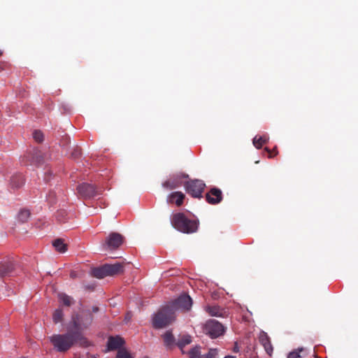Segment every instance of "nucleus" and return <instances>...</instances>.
<instances>
[{
  "mask_svg": "<svg viewBox=\"0 0 358 358\" xmlns=\"http://www.w3.org/2000/svg\"><path fill=\"white\" fill-rule=\"evenodd\" d=\"M206 200L212 205L220 203L222 200V192L221 189L217 187H213L206 194Z\"/></svg>",
  "mask_w": 358,
  "mask_h": 358,
  "instance_id": "f8f14e48",
  "label": "nucleus"
},
{
  "mask_svg": "<svg viewBox=\"0 0 358 358\" xmlns=\"http://www.w3.org/2000/svg\"><path fill=\"white\" fill-rule=\"evenodd\" d=\"M192 342V338L189 335H182L180 336V338H178L176 345L181 350L182 353H185L183 351V348Z\"/></svg>",
  "mask_w": 358,
  "mask_h": 358,
  "instance_id": "aec40b11",
  "label": "nucleus"
},
{
  "mask_svg": "<svg viewBox=\"0 0 358 358\" xmlns=\"http://www.w3.org/2000/svg\"><path fill=\"white\" fill-rule=\"evenodd\" d=\"M107 276H113L123 273L124 266L121 263H115L113 264H106Z\"/></svg>",
  "mask_w": 358,
  "mask_h": 358,
  "instance_id": "4468645a",
  "label": "nucleus"
},
{
  "mask_svg": "<svg viewBox=\"0 0 358 358\" xmlns=\"http://www.w3.org/2000/svg\"><path fill=\"white\" fill-rule=\"evenodd\" d=\"M124 236L117 232H111L106 238L103 247L110 250H117L124 242Z\"/></svg>",
  "mask_w": 358,
  "mask_h": 358,
  "instance_id": "6e6552de",
  "label": "nucleus"
},
{
  "mask_svg": "<svg viewBox=\"0 0 358 358\" xmlns=\"http://www.w3.org/2000/svg\"><path fill=\"white\" fill-rule=\"evenodd\" d=\"M165 346L168 348H172L176 345V341L171 331H166L162 336Z\"/></svg>",
  "mask_w": 358,
  "mask_h": 358,
  "instance_id": "6ab92c4d",
  "label": "nucleus"
},
{
  "mask_svg": "<svg viewBox=\"0 0 358 358\" xmlns=\"http://www.w3.org/2000/svg\"><path fill=\"white\" fill-rule=\"evenodd\" d=\"M52 245L55 250L60 253H64L67 250V245L64 243V240L62 238L55 240L52 242Z\"/></svg>",
  "mask_w": 358,
  "mask_h": 358,
  "instance_id": "4be33fe9",
  "label": "nucleus"
},
{
  "mask_svg": "<svg viewBox=\"0 0 358 358\" xmlns=\"http://www.w3.org/2000/svg\"><path fill=\"white\" fill-rule=\"evenodd\" d=\"M264 150L268 153V157L271 158L273 155H276L278 152L277 147H275L273 150H270L268 148H265Z\"/></svg>",
  "mask_w": 358,
  "mask_h": 358,
  "instance_id": "72a5a7b5",
  "label": "nucleus"
},
{
  "mask_svg": "<svg viewBox=\"0 0 358 358\" xmlns=\"http://www.w3.org/2000/svg\"><path fill=\"white\" fill-rule=\"evenodd\" d=\"M185 195L181 192H175L170 194L167 197V202L170 203H176V206H180L183 203Z\"/></svg>",
  "mask_w": 358,
  "mask_h": 358,
  "instance_id": "f3484780",
  "label": "nucleus"
},
{
  "mask_svg": "<svg viewBox=\"0 0 358 358\" xmlns=\"http://www.w3.org/2000/svg\"><path fill=\"white\" fill-rule=\"evenodd\" d=\"M145 358H148V357H145Z\"/></svg>",
  "mask_w": 358,
  "mask_h": 358,
  "instance_id": "37998d69",
  "label": "nucleus"
},
{
  "mask_svg": "<svg viewBox=\"0 0 358 358\" xmlns=\"http://www.w3.org/2000/svg\"><path fill=\"white\" fill-rule=\"evenodd\" d=\"M192 306V300L189 295L183 294L180 296L178 299L173 301L169 307L173 308L174 313L177 310H181L182 311H188L190 310Z\"/></svg>",
  "mask_w": 358,
  "mask_h": 358,
  "instance_id": "9d476101",
  "label": "nucleus"
},
{
  "mask_svg": "<svg viewBox=\"0 0 358 358\" xmlns=\"http://www.w3.org/2000/svg\"><path fill=\"white\" fill-rule=\"evenodd\" d=\"M268 141V138L266 136H255L253 139V144L256 148L260 149L262 145L266 143Z\"/></svg>",
  "mask_w": 358,
  "mask_h": 358,
  "instance_id": "393cba45",
  "label": "nucleus"
},
{
  "mask_svg": "<svg viewBox=\"0 0 358 358\" xmlns=\"http://www.w3.org/2000/svg\"><path fill=\"white\" fill-rule=\"evenodd\" d=\"M92 275L97 278H103L107 276L105 264L92 270Z\"/></svg>",
  "mask_w": 358,
  "mask_h": 358,
  "instance_id": "5701e85b",
  "label": "nucleus"
},
{
  "mask_svg": "<svg viewBox=\"0 0 358 358\" xmlns=\"http://www.w3.org/2000/svg\"><path fill=\"white\" fill-rule=\"evenodd\" d=\"M305 350L303 348H298L289 353L287 358H300L302 356L300 355L301 352H304Z\"/></svg>",
  "mask_w": 358,
  "mask_h": 358,
  "instance_id": "c756f323",
  "label": "nucleus"
},
{
  "mask_svg": "<svg viewBox=\"0 0 358 358\" xmlns=\"http://www.w3.org/2000/svg\"><path fill=\"white\" fill-rule=\"evenodd\" d=\"M55 194L53 192H50L48 196V200L50 203H55Z\"/></svg>",
  "mask_w": 358,
  "mask_h": 358,
  "instance_id": "c9c22d12",
  "label": "nucleus"
},
{
  "mask_svg": "<svg viewBox=\"0 0 358 358\" xmlns=\"http://www.w3.org/2000/svg\"><path fill=\"white\" fill-rule=\"evenodd\" d=\"M176 319L173 308L169 306L162 308L152 317V326L162 329L171 324Z\"/></svg>",
  "mask_w": 358,
  "mask_h": 358,
  "instance_id": "7ed1b4c3",
  "label": "nucleus"
},
{
  "mask_svg": "<svg viewBox=\"0 0 358 358\" xmlns=\"http://www.w3.org/2000/svg\"><path fill=\"white\" fill-rule=\"evenodd\" d=\"M30 213L28 210H21L18 213V219L22 222H27Z\"/></svg>",
  "mask_w": 358,
  "mask_h": 358,
  "instance_id": "bb28decb",
  "label": "nucleus"
},
{
  "mask_svg": "<svg viewBox=\"0 0 358 358\" xmlns=\"http://www.w3.org/2000/svg\"><path fill=\"white\" fill-rule=\"evenodd\" d=\"M78 193L83 198H92L96 195L101 194V190L96 189V188L91 184L82 183L77 187Z\"/></svg>",
  "mask_w": 358,
  "mask_h": 358,
  "instance_id": "9b49d317",
  "label": "nucleus"
},
{
  "mask_svg": "<svg viewBox=\"0 0 358 358\" xmlns=\"http://www.w3.org/2000/svg\"><path fill=\"white\" fill-rule=\"evenodd\" d=\"M224 358H236L235 356L228 355L226 356Z\"/></svg>",
  "mask_w": 358,
  "mask_h": 358,
  "instance_id": "ea45409f",
  "label": "nucleus"
},
{
  "mask_svg": "<svg viewBox=\"0 0 358 358\" xmlns=\"http://www.w3.org/2000/svg\"><path fill=\"white\" fill-rule=\"evenodd\" d=\"M217 355L216 349H210L206 355H201V358H215Z\"/></svg>",
  "mask_w": 358,
  "mask_h": 358,
  "instance_id": "473e14b6",
  "label": "nucleus"
},
{
  "mask_svg": "<svg viewBox=\"0 0 358 358\" xmlns=\"http://www.w3.org/2000/svg\"><path fill=\"white\" fill-rule=\"evenodd\" d=\"M33 138L37 143H41L44 140L43 134L39 130H35L33 133Z\"/></svg>",
  "mask_w": 358,
  "mask_h": 358,
  "instance_id": "2f4dec72",
  "label": "nucleus"
},
{
  "mask_svg": "<svg viewBox=\"0 0 358 358\" xmlns=\"http://www.w3.org/2000/svg\"><path fill=\"white\" fill-rule=\"evenodd\" d=\"M66 216L67 213L64 210H60L56 213V218L60 222H64L66 221Z\"/></svg>",
  "mask_w": 358,
  "mask_h": 358,
  "instance_id": "7c9ffc66",
  "label": "nucleus"
},
{
  "mask_svg": "<svg viewBox=\"0 0 358 358\" xmlns=\"http://www.w3.org/2000/svg\"><path fill=\"white\" fill-rule=\"evenodd\" d=\"M44 158L45 157L41 150L33 148L24 156L22 162L25 165L40 166L44 162Z\"/></svg>",
  "mask_w": 358,
  "mask_h": 358,
  "instance_id": "0eeeda50",
  "label": "nucleus"
},
{
  "mask_svg": "<svg viewBox=\"0 0 358 358\" xmlns=\"http://www.w3.org/2000/svg\"><path fill=\"white\" fill-rule=\"evenodd\" d=\"M92 310L93 312H97L99 310V308L97 307H93Z\"/></svg>",
  "mask_w": 358,
  "mask_h": 358,
  "instance_id": "58836bf2",
  "label": "nucleus"
},
{
  "mask_svg": "<svg viewBox=\"0 0 358 358\" xmlns=\"http://www.w3.org/2000/svg\"><path fill=\"white\" fill-rule=\"evenodd\" d=\"M188 356L189 358H201L200 347L196 346L192 348L188 352Z\"/></svg>",
  "mask_w": 358,
  "mask_h": 358,
  "instance_id": "a878e982",
  "label": "nucleus"
},
{
  "mask_svg": "<svg viewBox=\"0 0 358 358\" xmlns=\"http://www.w3.org/2000/svg\"><path fill=\"white\" fill-rule=\"evenodd\" d=\"M58 297L60 302L64 306H71L74 303L73 299L71 296H69L64 293L59 294Z\"/></svg>",
  "mask_w": 358,
  "mask_h": 358,
  "instance_id": "b1692460",
  "label": "nucleus"
},
{
  "mask_svg": "<svg viewBox=\"0 0 358 358\" xmlns=\"http://www.w3.org/2000/svg\"><path fill=\"white\" fill-rule=\"evenodd\" d=\"M189 178L185 173H179L173 174L162 183V187L167 190H172L180 187L183 184V179Z\"/></svg>",
  "mask_w": 358,
  "mask_h": 358,
  "instance_id": "1a4fd4ad",
  "label": "nucleus"
},
{
  "mask_svg": "<svg viewBox=\"0 0 358 358\" xmlns=\"http://www.w3.org/2000/svg\"><path fill=\"white\" fill-rule=\"evenodd\" d=\"M171 225L180 232L193 234L197 231L199 222L196 220L189 219L182 213H176L171 216Z\"/></svg>",
  "mask_w": 358,
  "mask_h": 358,
  "instance_id": "f03ea898",
  "label": "nucleus"
},
{
  "mask_svg": "<svg viewBox=\"0 0 358 358\" xmlns=\"http://www.w3.org/2000/svg\"><path fill=\"white\" fill-rule=\"evenodd\" d=\"M9 66L8 63L5 62H0V72L7 69Z\"/></svg>",
  "mask_w": 358,
  "mask_h": 358,
  "instance_id": "e433bc0d",
  "label": "nucleus"
},
{
  "mask_svg": "<svg viewBox=\"0 0 358 358\" xmlns=\"http://www.w3.org/2000/svg\"><path fill=\"white\" fill-rule=\"evenodd\" d=\"M93 315L90 311L83 313V315L73 314L71 317L69 325L73 328V332H80L87 329L93 321Z\"/></svg>",
  "mask_w": 358,
  "mask_h": 358,
  "instance_id": "20e7f679",
  "label": "nucleus"
},
{
  "mask_svg": "<svg viewBox=\"0 0 358 358\" xmlns=\"http://www.w3.org/2000/svg\"><path fill=\"white\" fill-rule=\"evenodd\" d=\"M205 310L211 316L222 317L223 310L217 306H207L205 308Z\"/></svg>",
  "mask_w": 358,
  "mask_h": 358,
  "instance_id": "412c9836",
  "label": "nucleus"
},
{
  "mask_svg": "<svg viewBox=\"0 0 358 358\" xmlns=\"http://www.w3.org/2000/svg\"><path fill=\"white\" fill-rule=\"evenodd\" d=\"M24 184V178L20 173L13 175L10 180V186L13 189H19Z\"/></svg>",
  "mask_w": 358,
  "mask_h": 358,
  "instance_id": "a211bd4d",
  "label": "nucleus"
},
{
  "mask_svg": "<svg viewBox=\"0 0 358 358\" xmlns=\"http://www.w3.org/2000/svg\"><path fill=\"white\" fill-rule=\"evenodd\" d=\"M87 358H96V355H91L90 353H87Z\"/></svg>",
  "mask_w": 358,
  "mask_h": 358,
  "instance_id": "4c0bfd02",
  "label": "nucleus"
},
{
  "mask_svg": "<svg viewBox=\"0 0 358 358\" xmlns=\"http://www.w3.org/2000/svg\"><path fill=\"white\" fill-rule=\"evenodd\" d=\"M203 332L212 338H217L224 333V326L215 320H208L203 327Z\"/></svg>",
  "mask_w": 358,
  "mask_h": 358,
  "instance_id": "423d86ee",
  "label": "nucleus"
},
{
  "mask_svg": "<svg viewBox=\"0 0 358 358\" xmlns=\"http://www.w3.org/2000/svg\"><path fill=\"white\" fill-rule=\"evenodd\" d=\"M3 55V51L0 50V56Z\"/></svg>",
  "mask_w": 358,
  "mask_h": 358,
  "instance_id": "79ce46f5",
  "label": "nucleus"
},
{
  "mask_svg": "<svg viewBox=\"0 0 358 358\" xmlns=\"http://www.w3.org/2000/svg\"><path fill=\"white\" fill-rule=\"evenodd\" d=\"M116 358H132V356L125 348H120L117 350Z\"/></svg>",
  "mask_w": 358,
  "mask_h": 358,
  "instance_id": "c85d7f7f",
  "label": "nucleus"
},
{
  "mask_svg": "<svg viewBox=\"0 0 358 358\" xmlns=\"http://www.w3.org/2000/svg\"><path fill=\"white\" fill-rule=\"evenodd\" d=\"M124 340L120 336H110L108 340L107 347L108 350L120 349L124 345Z\"/></svg>",
  "mask_w": 358,
  "mask_h": 358,
  "instance_id": "dca6fc26",
  "label": "nucleus"
},
{
  "mask_svg": "<svg viewBox=\"0 0 358 358\" xmlns=\"http://www.w3.org/2000/svg\"><path fill=\"white\" fill-rule=\"evenodd\" d=\"M184 187L186 192L192 197L201 198L206 184L201 180L194 179L185 182Z\"/></svg>",
  "mask_w": 358,
  "mask_h": 358,
  "instance_id": "39448f33",
  "label": "nucleus"
},
{
  "mask_svg": "<svg viewBox=\"0 0 358 358\" xmlns=\"http://www.w3.org/2000/svg\"><path fill=\"white\" fill-rule=\"evenodd\" d=\"M50 341L54 349L59 352H67L76 343L83 348L92 345L91 342L83 334L73 332L72 330L63 334H53L50 337Z\"/></svg>",
  "mask_w": 358,
  "mask_h": 358,
  "instance_id": "f257e3e1",
  "label": "nucleus"
},
{
  "mask_svg": "<svg viewBox=\"0 0 358 358\" xmlns=\"http://www.w3.org/2000/svg\"><path fill=\"white\" fill-rule=\"evenodd\" d=\"M63 312L61 309L56 310L52 315V319L55 323L61 322L63 320Z\"/></svg>",
  "mask_w": 358,
  "mask_h": 358,
  "instance_id": "cd10ccee",
  "label": "nucleus"
},
{
  "mask_svg": "<svg viewBox=\"0 0 358 358\" xmlns=\"http://www.w3.org/2000/svg\"><path fill=\"white\" fill-rule=\"evenodd\" d=\"M14 271V263L11 261H4L0 263V277L10 276Z\"/></svg>",
  "mask_w": 358,
  "mask_h": 358,
  "instance_id": "ddd939ff",
  "label": "nucleus"
},
{
  "mask_svg": "<svg viewBox=\"0 0 358 358\" xmlns=\"http://www.w3.org/2000/svg\"><path fill=\"white\" fill-rule=\"evenodd\" d=\"M234 350V352H238V348L237 346H235Z\"/></svg>",
  "mask_w": 358,
  "mask_h": 358,
  "instance_id": "a19ab883",
  "label": "nucleus"
},
{
  "mask_svg": "<svg viewBox=\"0 0 358 358\" xmlns=\"http://www.w3.org/2000/svg\"><path fill=\"white\" fill-rule=\"evenodd\" d=\"M81 155V150L80 148H76L74 149V150L71 152V157L73 158H78Z\"/></svg>",
  "mask_w": 358,
  "mask_h": 358,
  "instance_id": "f704fd0d",
  "label": "nucleus"
},
{
  "mask_svg": "<svg viewBox=\"0 0 358 358\" xmlns=\"http://www.w3.org/2000/svg\"><path fill=\"white\" fill-rule=\"evenodd\" d=\"M259 342L264 346V350L266 352V353L269 356H271L273 351V348L272 346L270 338L266 333H265V332L261 333V334L259 336Z\"/></svg>",
  "mask_w": 358,
  "mask_h": 358,
  "instance_id": "2eb2a0df",
  "label": "nucleus"
}]
</instances>
